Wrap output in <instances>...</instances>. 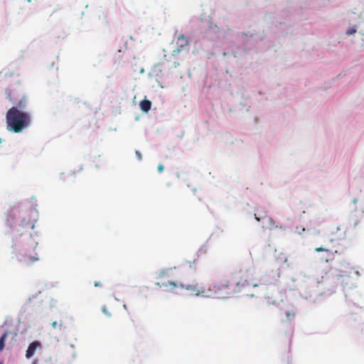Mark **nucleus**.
Wrapping results in <instances>:
<instances>
[{"mask_svg":"<svg viewBox=\"0 0 364 364\" xmlns=\"http://www.w3.org/2000/svg\"><path fill=\"white\" fill-rule=\"evenodd\" d=\"M105 23L107 24L108 23V21L107 20V18H105Z\"/></svg>","mask_w":364,"mask_h":364,"instance_id":"22","label":"nucleus"},{"mask_svg":"<svg viewBox=\"0 0 364 364\" xmlns=\"http://www.w3.org/2000/svg\"><path fill=\"white\" fill-rule=\"evenodd\" d=\"M27 105L26 98L25 97H23L19 102L16 104V106L14 107H18V109L20 110V109H24L26 108Z\"/></svg>","mask_w":364,"mask_h":364,"instance_id":"14","label":"nucleus"},{"mask_svg":"<svg viewBox=\"0 0 364 364\" xmlns=\"http://www.w3.org/2000/svg\"><path fill=\"white\" fill-rule=\"evenodd\" d=\"M185 289L191 294L205 297L226 298L235 294L232 276L208 287L203 283H194L187 285Z\"/></svg>","mask_w":364,"mask_h":364,"instance_id":"1","label":"nucleus"},{"mask_svg":"<svg viewBox=\"0 0 364 364\" xmlns=\"http://www.w3.org/2000/svg\"><path fill=\"white\" fill-rule=\"evenodd\" d=\"M171 269L161 270L156 277L158 282H156L155 284L159 287L166 288L175 293H177L176 289H182L186 290L185 287L188 284H183L182 283L173 282L168 279L171 277Z\"/></svg>","mask_w":364,"mask_h":364,"instance_id":"6","label":"nucleus"},{"mask_svg":"<svg viewBox=\"0 0 364 364\" xmlns=\"http://www.w3.org/2000/svg\"><path fill=\"white\" fill-rule=\"evenodd\" d=\"M102 311H103V313H104L105 315H107L108 317H110V316H112V312L108 311V309H107V306H103V308H102Z\"/></svg>","mask_w":364,"mask_h":364,"instance_id":"15","label":"nucleus"},{"mask_svg":"<svg viewBox=\"0 0 364 364\" xmlns=\"http://www.w3.org/2000/svg\"><path fill=\"white\" fill-rule=\"evenodd\" d=\"M356 32V29L355 28H349L348 31H347V34L348 35H351L354 33Z\"/></svg>","mask_w":364,"mask_h":364,"instance_id":"16","label":"nucleus"},{"mask_svg":"<svg viewBox=\"0 0 364 364\" xmlns=\"http://www.w3.org/2000/svg\"><path fill=\"white\" fill-rule=\"evenodd\" d=\"M135 154H136V157H137L138 160H139V161H140V160H141V159H142V155H141V154L139 151H137V150H136V151H135Z\"/></svg>","mask_w":364,"mask_h":364,"instance_id":"17","label":"nucleus"},{"mask_svg":"<svg viewBox=\"0 0 364 364\" xmlns=\"http://www.w3.org/2000/svg\"><path fill=\"white\" fill-rule=\"evenodd\" d=\"M255 218L257 221H262L267 219L269 217L267 213L265 210L257 209L255 213Z\"/></svg>","mask_w":364,"mask_h":364,"instance_id":"11","label":"nucleus"},{"mask_svg":"<svg viewBox=\"0 0 364 364\" xmlns=\"http://www.w3.org/2000/svg\"><path fill=\"white\" fill-rule=\"evenodd\" d=\"M176 44L178 48L173 53H180L186 46H188L189 41L184 34H176Z\"/></svg>","mask_w":364,"mask_h":364,"instance_id":"9","label":"nucleus"},{"mask_svg":"<svg viewBox=\"0 0 364 364\" xmlns=\"http://www.w3.org/2000/svg\"><path fill=\"white\" fill-rule=\"evenodd\" d=\"M37 246L38 242H36L31 235L26 237L24 243L19 250V261L26 264H31L38 261L39 257L38 253L36 252Z\"/></svg>","mask_w":364,"mask_h":364,"instance_id":"5","label":"nucleus"},{"mask_svg":"<svg viewBox=\"0 0 364 364\" xmlns=\"http://www.w3.org/2000/svg\"><path fill=\"white\" fill-rule=\"evenodd\" d=\"M284 314L286 316V321H291L294 316H295V310L293 308V306H290L289 308L287 309V310L284 311Z\"/></svg>","mask_w":364,"mask_h":364,"instance_id":"12","label":"nucleus"},{"mask_svg":"<svg viewBox=\"0 0 364 364\" xmlns=\"http://www.w3.org/2000/svg\"><path fill=\"white\" fill-rule=\"evenodd\" d=\"M315 251L316 252H326L328 254V258H321L322 260L325 261L326 262H332L334 259H335V255L336 254H338V252L337 250H334V251H332L328 248H326V247H316L315 249Z\"/></svg>","mask_w":364,"mask_h":364,"instance_id":"10","label":"nucleus"},{"mask_svg":"<svg viewBox=\"0 0 364 364\" xmlns=\"http://www.w3.org/2000/svg\"><path fill=\"white\" fill-rule=\"evenodd\" d=\"M52 326H53V328H57V327L58 326V322H57V321H53V322L52 323Z\"/></svg>","mask_w":364,"mask_h":364,"instance_id":"19","label":"nucleus"},{"mask_svg":"<svg viewBox=\"0 0 364 364\" xmlns=\"http://www.w3.org/2000/svg\"><path fill=\"white\" fill-rule=\"evenodd\" d=\"M17 333L12 331H5L3 335L0 337V352H1L5 348L6 341H9V343L13 344V342L16 341Z\"/></svg>","mask_w":364,"mask_h":364,"instance_id":"8","label":"nucleus"},{"mask_svg":"<svg viewBox=\"0 0 364 364\" xmlns=\"http://www.w3.org/2000/svg\"><path fill=\"white\" fill-rule=\"evenodd\" d=\"M59 326H60V328H61V326H62V323L60 322V323L59 324Z\"/></svg>","mask_w":364,"mask_h":364,"instance_id":"23","label":"nucleus"},{"mask_svg":"<svg viewBox=\"0 0 364 364\" xmlns=\"http://www.w3.org/2000/svg\"><path fill=\"white\" fill-rule=\"evenodd\" d=\"M7 129L14 133H19L31 124V115L29 113L18 109V107H11L6 115Z\"/></svg>","mask_w":364,"mask_h":364,"instance_id":"2","label":"nucleus"},{"mask_svg":"<svg viewBox=\"0 0 364 364\" xmlns=\"http://www.w3.org/2000/svg\"><path fill=\"white\" fill-rule=\"evenodd\" d=\"M11 223V228L18 235H23L33 229L35 220H31L30 214L27 212H21L20 210H14L9 218Z\"/></svg>","mask_w":364,"mask_h":364,"instance_id":"3","label":"nucleus"},{"mask_svg":"<svg viewBox=\"0 0 364 364\" xmlns=\"http://www.w3.org/2000/svg\"><path fill=\"white\" fill-rule=\"evenodd\" d=\"M36 353L37 355L33 359L31 364H54L52 357L48 353H44L43 345L38 341H34L28 345L25 357L30 359Z\"/></svg>","mask_w":364,"mask_h":364,"instance_id":"4","label":"nucleus"},{"mask_svg":"<svg viewBox=\"0 0 364 364\" xmlns=\"http://www.w3.org/2000/svg\"><path fill=\"white\" fill-rule=\"evenodd\" d=\"M158 171H159V172H162L164 171V166L161 164H159L158 166Z\"/></svg>","mask_w":364,"mask_h":364,"instance_id":"18","label":"nucleus"},{"mask_svg":"<svg viewBox=\"0 0 364 364\" xmlns=\"http://www.w3.org/2000/svg\"><path fill=\"white\" fill-rule=\"evenodd\" d=\"M292 335H293V330L291 328L290 329V331L289 332V339H291V338L292 337Z\"/></svg>","mask_w":364,"mask_h":364,"instance_id":"20","label":"nucleus"},{"mask_svg":"<svg viewBox=\"0 0 364 364\" xmlns=\"http://www.w3.org/2000/svg\"><path fill=\"white\" fill-rule=\"evenodd\" d=\"M235 294L242 292L251 287H257L259 285V280L255 279L251 274H246L244 277L237 280L232 276Z\"/></svg>","mask_w":364,"mask_h":364,"instance_id":"7","label":"nucleus"},{"mask_svg":"<svg viewBox=\"0 0 364 364\" xmlns=\"http://www.w3.org/2000/svg\"><path fill=\"white\" fill-rule=\"evenodd\" d=\"M141 109L144 112H148L151 107V102L149 100H143L140 102Z\"/></svg>","mask_w":364,"mask_h":364,"instance_id":"13","label":"nucleus"},{"mask_svg":"<svg viewBox=\"0 0 364 364\" xmlns=\"http://www.w3.org/2000/svg\"><path fill=\"white\" fill-rule=\"evenodd\" d=\"M0 364H4V362L3 361H0Z\"/></svg>","mask_w":364,"mask_h":364,"instance_id":"24","label":"nucleus"},{"mask_svg":"<svg viewBox=\"0 0 364 364\" xmlns=\"http://www.w3.org/2000/svg\"><path fill=\"white\" fill-rule=\"evenodd\" d=\"M101 285H102V284H101V283H100V282H95V287H100Z\"/></svg>","mask_w":364,"mask_h":364,"instance_id":"21","label":"nucleus"}]
</instances>
